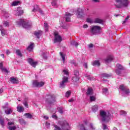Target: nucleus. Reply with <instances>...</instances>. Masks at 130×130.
I'll list each match as a JSON object with an SVG mask.
<instances>
[{
	"instance_id": "1",
	"label": "nucleus",
	"mask_w": 130,
	"mask_h": 130,
	"mask_svg": "<svg viewBox=\"0 0 130 130\" xmlns=\"http://www.w3.org/2000/svg\"><path fill=\"white\" fill-rule=\"evenodd\" d=\"M111 114L109 112H106L104 111H101L100 112V116L101 118L102 123V128L104 130L108 129V127L105 124L107 122L109 121V117Z\"/></svg>"
},
{
	"instance_id": "2",
	"label": "nucleus",
	"mask_w": 130,
	"mask_h": 130,
	"mask_svg": "<svg viewBox=\"0 0 130 130\" xmlns=\"http://www.w3.org/2000/svg\"><path fill=\"white\" fill-rule=\"evenodd\" d=\"M58 124L61 126V128L57 125H54V130H70V125L67 121H58Z\"/></svg>"
},
{
	"instance_id": "3",
	"label": "nucleus",
	"mask_w": 130,
	"mask_h": 130,
	"mask_svg": "<svg viewBox=\"0 0 130 130\" xmlns=\"http://www.w3.org/2000/svg\"><path fill=\"white\" fill-rule=\"evenodd\" d=\"M63 76L62 78V80L60 82V88H64L67 83H69V71L68 70H63L62 71Z\"/></svg>"
},
{
	"instance_id": "4",
	"label": "nucleus",
	"mask_w": 130,
	"mask_h": 130,
	"mask_svg": "<svg viewBox=\"0 0 130 130\" xmlns=\"http://www.w3.org/2000/svg\"><path fill=\"white\" fill-rule=\"evenodd\" d=\"M17 25L19 26H22L23 28L29 30L32 28V23L30 22L25 21L23 19H20L17 21Z\"/></svg>"
},
{
	"instance_id": "5",
	"label": "nucleus",
	"mask_w": 130,
	"mask_h": 130,
	"mask_svg": "<svg viewBox=\"0 0 130 130\" xmlns=\"http://www.w3.org/2000/svg\"><path fill=\"white\" fill-rule=\"evenodd\" d=\"M79 126L80 127V130H89L90 127L91 129H95V127L93 125V123H91L90 124H89L87 120H84L83 123L80 124Z\"/></svg>"
},
{
	"instance_id": "6",
	"label": "nucleus",
	"mask_w": 130,
	"mask_h": 130,
	"mask_svg": "<svg viewBox=\"0 0 130 130\" xmlns=\"http://www.w3.org/2000/svg\"><path fill=\"white\" fill-rule=\"evenodd\" d=\"M116 8H126L128 6V0H116Z\"/></svg>"
},
{
	"instance_id": "7",
	"label": "nucleus",
	"mask_w": 130,
	"mask_h": 130,
	"mask_svg": "<svg viewBox=\"0 0 130 130\" xmlns=\"http://www.w3.org/2000/svg\"><path fill=\"white\" fill-rule=\"evenodd\" d=\"M46 103L49 105H51L55 102V96L53 94H48L45 100Z\"/></svg>"
},
{
	"instance_id": "8",
	"label": "nucleus",
	"mask_w": 130,
	"mask_h": 130,
	"mask_svg": "<svg viewBox=\"0 0 130 130\" xmlns=\"http://www.w3.org/2000/svg\"><path fill=\"white\" fill-rule=\"evenodd\" d=\"M119 89L122 91V96H124V95H129V89L127 87V86L124 85H121L119 86Z\"/></svg>"
},
{
	"instance_id": "9",
	"label": "nucleus",
	"mask_w": 130,
	"mask_h": 130,
	"mask_svg": "<svg viewBox=\"0 0 130 130\" xmlns=\"http://www.w3.org/2000/svg\"><path fill=\"white\" fill-rule=\"evenodd\" d=\"M2 108L7 115L11 114L14 110L12 108L9 107V103H6L5 105L2 106Z\"/></svg>"
},
{
	"instance_id": "10",
	"label": "nucleus",
	"mask_w": 130,
	"mask_h": 130,
	"mask_svg": "<svg viewBox=\"0 0 130 130\" xmlns=\"http://www.w3.org/2000/svg\"><path fill=\"white\" fill-rule=\"evenodd\" d=\"M54 39L53 42L54 43H60L62 41V38L61 36H59L58 33H54Z\"/></svg>"
},
{
	"instance_id": "11",
	"label": "nucleus",
	"mask_w": 130,
	"mask_h": 130,
	"mask_svg": "<svg viewBox=\"0 0 130 130\" xmlns=\"http://www.w3.org/2000/svg\"><path fill=\"white\" fill-rule=\"evenodd\" d=\"M116 67L117 69H116L115 71L116 74L119 76H120V75H121V71H124V70H125V68L120 64H117Z\"/></svg>"
},
{
	"instance_id": "12",
	"label": "nucleus",
	"mask_w": 130,
	"mask_h": 130,
	"mask_svg": "<svg viewBox=\"0 0 130 130\" xmlns=\"http://www.w3.org/2000/svg\"><path fill=\"white\" fill-rule=\"evenodd\" d=\"M32 85L34 87H38L39 88H40L41 87H43V86H44V82L42 81L39 82L37 80H35L32 83Z\"/></svg>"
},
{
	"instance_id": "13",
	"label": "nucleus",
	"mask_w": 130,
	"mask_h": 130,
	"mask_svg": "<svg viewBox=\"0 0 130 130\" xmlns=\"http://www.w3.org/2000/svg\"><path fill=\"white\" fill-rule=\"evenodd\" d=\"M77 18H82L84 17V10L82 9H78L77 12Z\"/></svg>"
},
{
	"instance_id": "14",
	"label": "nucleus",
	"mask_w": 130,
	"mask_h": 130,
	"mask_svg": "<svg viewBox=\"0 0 130 130\" xmlns=\"http://www.w3.org/2000/svg\"><path fill=\"white\" fill-rule=\"evenodd\" d=\"M23 13H24V12L21 7H18L16 10L14 11V14L16 16H21V15H23Z\"/></svg>"
},
{
	"instance_id": "15",
	"label": "nucleus",
	"mask_w": 130,
	"mask_h": 130,
	"mask_svg": "<svg viewBox=\"0 0 130 130\" xmlns=\"http://www.w3.org/2000/svg\"><path fill=\"white\" fill-rule=\"evenodd\" d=\"M92 32H98L101 30V27L98 25L91 26L90 27Z\"/></svg>"
},
{
	"instance_id": "16",
	"label": "nucleus",
	"mask_w": 130,
	"mask_h": 130,
	"mask_svg": "<svg viewBox=\"0 0 130 130\" xmlns=\"http://www.w3.org/2000/svg\"><path fill=\"white\" fill-rule=\"evenodd\" d=\"M27 61L33 68H36V66H37V61H34V60L31 58L27 59Z\"/></svg>"
},
{
	"instance_id": "17",
	"label": "nucleus",
	"mask_w": 130,
	"mask_h": 130,
	"mask_svg": "<svg viewBox=\"0 0 130 130\" xmlns=\"http://www.w3.org/2000/svg\"><path fill=\"white\" fill-rule=\"evenodd\" d=\"M64 24V20H63V18H61L60 20V26L62 28V30L60 32H66L67 31V28H66V26L63 25Z\"/></svg>"
},
{
	"instance_id": "18",
	"label": "nucleus",
	"mask_w": 130,
	"mask_h": 130,
	"mask_svg": "<svg viewBox=\"0 0 130 130\" xmlns=\"http://www.w3.org/2000/svg\"><path fill=\"white\" fill-rule=\"evenodd\" d=\"M72 15L70 13H66L65 14L64 19L66 22H71V17Z\"/></svg>"
},
{
	"instance_id": "19",
	"label": "nucleus",
	"mask_w": 130,
	"mask_h": 130,
	"mask_svg": "<svg viewBox=\"0 0 130 130\" xmlns=\"http://www.w3.org/2000/svg\"><path fill=\"white\" fill-rule=\"evenodd\" d=\"M113 60V56L111 55H109L107 57V58L105 59V62L107 64L109 63V62H111Z\"/></svg>"
},
{
	"instance_id": "20",
	"label": "nucleus",
	"mask_w": 130,
	"mask_h": 130,
	"mask_svg": "<svg viewBox=\"0 0 130 130\" xmlns=\"http://www.w3.org/2000/svg\"><path fill=\"white\" fill-rule=\"evenodd\" d=\"M34 46H35L34 43L31 42L29 45L27 47L26 49L28 51H32V50H33V48H34Z\"/></svg>"
},
{
	"instance_id": "21",
	"label": "nucleus",
	"mask_w": 130,
	"mask_h": 130,
	"mask_svg": "<svg viewBox=\"0 0 130 130\" xmlns=\"http://www.w3.org/2000/svg\"><path fill=\"white\" fill-rule=\"evenodd\" d=\"M37 11H39V12L40 13V15H43L44 13L43 11L38 8V5H36L35 7L32 10V12H37Z\"/></svg>"
},
{
	"instance_id": "22",
	"label": "nucleus",
	"mask_w": 130,
	"mask_h": 130,
	"mask_svg": "<svg viewBox=\"0 0 130 130\" xmlns=\"http://www.w3.org/2000/svg\"><path fill=\"white\" fill-rule=\"evenodd\" d=\"M4 63L3 62L0 63V69L2 72H5V73H9L8 70L4 68Z\"/></svg>"
},
{
	"instance_id": "23",
	"label": "nucleus",
	"mask_w": 130,
	"mask_h": 130,
	"mask_svg": "<svg viewBox=\"0 0 130 130\" xmlns=\"http://www.w3.org/2000/svg\"><path fill=\"white\" fill-rule=\"evenodd\" d=\"M94 23H98L99 24H103V20L100 18H96L94 19Z\"/></svg>"
},
{
	"instance_id": "24",
	"label": "nucleus",
	"mask_w": 130,
	"mask_h": 130,
	"mask_svg": "<svg viewBox=\"0 0 130 130\" xmlns=\"http://www.w3.org/2000/svg\"><path fill=\"white\" fill-rule=\"evenodd\" d=\"M91 63L93 67H96V66H97L98 67H99V66H100V62H99V60L93 61L91 62Z\"/></svg>"
},
{
	"instance_id": "25",
	"label": "nucleus",
	"mask_w": 130,
	"mask_h": 130,
	"mask_svg": "<svg viewBox=\"0 0 130 130\" xmlns=\"http://www.w3.org/2000/svg\"><path fill=\"white\" fill-rule=\"evenodd\" d=\"M87 95H93V89L91 87H88L86 92Z\"/></svg>"
},
{
	"instance_id": "26",
	"label": "nucleus",
	"mask_w": 130,
	"mask_h": 130,
	"mask_svg": "<svg viewBox=\"0 0 130 130\" xmlns=\"http://www.w3.org/2000/svg\"><path fill=\"white\" fill-rule=\"evenodd\" d=\"M24 116H26V118L31 119L33 118V116L30 113H27L24 114Z\"/></svg>"
},
{
	"instance_id": "27",
	"label": "nucleus",
	"mask_w": 130,
	"mask_h": 130,
	"mask_svg": "<svg viewBox=\"0 0 130 130\" xmlns=\"http://www.w3.org/2000/svg\"><path fill=\"white\" fill-rule=\"evenodd\" d=\"M10 81L12 84H18V80L15 78L11 77L10 78Z\"/></svg>"
},
{
	"instance_id": "28",
	"label": "nucleus",
	"mask_w": 130,
	"mask_h": 130,
	"mask_svg": "<svg viewBox=\"0 0 130 130\" xmlns=\"http://www.w3.org/2000/svg\"><path fill=\"white\" fill-rule=\"evenodd\" d=\"M44 27L45 28V32H48V24L47 22H45L44 23Z\"/></svg>"
},
{
	"instance_id": "29",
	"label": "nucleus",
	"mask_w": 130,
	"mask_h": 130,
	"mask_svg": "<svg viewBox=\"0 0 130 130\" xmlns=\"http://www.w3.org/2000/svg\"><path fill=\"white\" fill-rule=\"evenodd\" d=\"M23 105L26 108H28V107H29V106H28V98H26L24 99Z\"/></svg>"
},
{
	"instance_id": "30",
	"label": "nucleus",
	"mask_w": 130,
	"mask_h": 130,
	"mask_svg": "<svg viewBox=\"0 0 130 130\" xmlns=\"http://www.w3.org/2000/svg\"><path fill=\"white\" fill-rule=\"evenodd\" d=\"M71 45H73V46H75V47H78L79 45V44L75 41H72L71 42Z\"/></svg>"
},
{
	"instance_id": "31",
	"label": "nucleus",
	"mask_w": 130,
	"mask_h": 130,
	"mask_svg": "<svg viewBox=\"0 0 130 130\" xmlns=\"http://www.w3.org/2000/svg\"><path fill=\"white\" fill-rule=\"evenodd\" d=\"M91 109H92V111H93V112H96V111H97V110H98V106L94 105V106H92L91 108Z\"/></svg>"
},
{
	"instance_id": "32",
	"label": "nucleus",
	"mask_w": 130,
	"mask_h": 130,
	"mask_svg": "<svg viewBox=\"0 0 130 130\" xmlns=\"http://www.w3.org/2000/svg\"><path fill=\"white\" fill-rule=\"evenodd\" d=\"M69 63L73 64L74 66H75V67H77L78 66V64L77 63V62H76V60H70L69 61Z\"/></svg>"
},
{
	"instance_id": "33",
	"label": "nucleus",
	"mask_w": 130,
	"mask_h": 130,
	"mask_svg": "<svg viewBox=\"0 0 130 130\" xmlns=\"http://www.w3.org/2000/svg\"><path fill=\"white\" fill-rule=\"evenodd\" d=\"M103 94L104 95H108V89L105 88L103 89Z\"/></svg>"
},
{
	"instance_id": "34",
	"label": "nucleus",
	"mask_w": 130,
	"mask_h": 130,
	"mask_svg": "<svg viewBox=\"0 0 130 130\" xmlns=\"http://www.w3.org/2000/svg\"><path fill=\"white\" fill-rule=\"evenodd\" d=\"M17 111L18 112H23L24 111V108L21 106H17Z\"/></svg>"
},
{
	"instance_id": "35",
	"label": "nucleus",
	"mask_w": 130,
	"mask_h": 130,
	"mask_svg": "<svg viewBox=\"0 0 130 130\" xmlns=\"http://www.w3.org/2000/svg\"><path fill=\"white\" fill-rule=\"evenodd\" d=\"M86 21L87 22V23H90V24H93V23H94V21L90 18H87L86 19Z\"/></svg>"
},
{
	"instance_id": "36",
	"label": "nucleus",
	"mask_w": 130,
	"mask_h": 130,
	"mask_svg": "<svg viewBox=\"0 0 130 130\" xmlns=\"http://www.w3.org/2000/svg\"><path fill=\"white\" fill-rule=\"evenodd\" d=\"M60 55L62 59L63 62H64V61H66V56L62 53V52H60Z\"/></svg>"
},
{
	"instance_id": "37",
	"label": "nucleus",
	"mask_w": 130,
	"mask_h": 130,
	"mask_svg": "<svg viewBox=\"0 0 130 130\" xmlns=\"http://www.w3.org/2000/svg\"><path fill=\"white\" fill-rule=\"evenodd\" d=\"M102 77L103 78H106V79H107V78H109V77H110V75L107 73H103L102 74Z\"/></svg>"
},
{
	"instance_id": "38",
	"label": "nucleus",
	"mask_w": 130,
	"mask_h": 130,
	"mask_svg": "<svg viewBox=\"0 0 130 130\" xmlns=\"http://www.w3.org/2000/svg\"><path fill=\"white\" fill-rule=\"evenodd\" d=\"M19 123H20V124H22V125H23V124L25 125L26 123V121L23 119H20L19 120Z\"/></svg>"
},
{
	"instance_id": "39",
	"label": "nucleus",
	"mask_w": 130,
	"mask_h": 130,
	"mask_svg": "<svg viewBox=\"0 0 130 130\" xmlns=\"http://www.w3.org/2000/svg\"><path fill=\"white\" fill-rule=\"evenodd\" d=\"M42 55L43 57H44V58L45 59H46L47 58V52H42Z\"/></svg>"
},
{
	"instance_id": "40",
	"label": "nucleus",
	"mask_w": 130,
	"mask_h": 130,
	"mask_svg": "<svg viewBox=\"0 0 130 130\" xmlns=\"http://www.w3.org/2000/svg\"><path fill=\"white\" fill-rule=\"evenodd\" d=\"M79 77L78 76H74L72 78V80L74 82H78L79 80Z\"/></svg>"
},
{
	"instance_id": "41",
	"label": "nucleus",
	"mask_w": 130,
	"mask_h": 130,
	"mask_svg": "<svg viewBox=\"0 0 130 130\" xmlns=\"http://www.w3.org/2000/svg\"><path fill=\"white\" fill-rule=\"evenodd\" d=\"M16 54L18 56H20V57H22V52H21V51L20 50H16Z\"/></svg>"
},
{
	"instance_id": "42",
	"label": "nucleus",
	"mask_w": 130,
	"mask_h": 130,
	"mask_svg": "<svg viewBox=\"0 0 130 130\" xmlns=\"http://www.w3.org/2000/svg\"><path fill=\"white\" fill-rule=\"evenodd\" d=\"M0 30L1 31V33L7 32V30L4 29V28H3V26L2 25H0Z\"/></svg>"
},
{
	"instance_id": "43",
	"label": "nucleus",
	"mask_w": 130,
	"mask_h": 130,
	"mask_svg": "<svg viewBox=\"0 0 130 130\" xmlns=\"http://www.w3.org/2000/svg\"><path fill=\"white\" fill-rule=\"evenodd\" d=\"M52 6L54 7H57V1L56 0H53L51 3Z\"/></svg>"
},
{
	"instance_id": "44",
	"label": "nucleus",
	"mask_w": 130,
	"mask_h": 130,
	"mask_svg": "<svg viewBox=\"0 0 130 130\" xmlns=\"http://www.w3.org/2000/svg\"><path fill=\"white\" fill-rule=\"evenodd\" d=\"M19 4H20V2H19V1L14 2L12 3V6H13V7H15L16 6H18V5H19Z\"/></svg>"
},
{
	"instance_id": "45",
	"label": "nucleus",
	"mask_w": 130,
	"mask_h": 130,
	"mask_svg": "<svg viewBox=\"0 0 130 130\" xmlns=\"http://www.w3.org/2000/svg\"><path fill=\"white\" fill-rule=\"evenodd\" d=\"M71 94H72V92H71V91H68L66 93V97H67V98H69V97H70V96H71Z\"/></svg>"
},
{
	"instance_id": "46",
	"label": "nucleus",
	"mask_w": 130,
	"mask_h": 130,
	"mask_svg": "<svg viewBox=\"0 0 130 130\" xmlns=\"http://www.w3.org/2000/svg\"><path fill=\"white\" fill-rule=\"evenodd\" d=\"M8 128H9L10 130H16L17 128L16 127V126H8Z\"/></svg>"
},
{
	"instance_id": "47",
	"label": "nucleus",
	"mask_w": 130,
	"mask_h": 130,
	"mask_svg": "<svg viewBox=\"0 0 130 130\" xmlns=\"http://www.w3.org/2000/svg\"><path fill=\"white\" fill-rule=\"evenodd\" d=\"M74 76L75 77H79V71L77 70H75L74 72Z\"/></svg>"
},
{
	"instance_id": "48",
	"label": "nucleus",
	"mask_w": 130,
	"mask_h": 130,
	"mask_svg": "<svg viewBox=\"0 0 130 130\" xmlns=\"http://www.w3.org/2000/svg\"><path fill=\"white\" fill-rule=\"evenodd\" d=\"M0 124H1L3 127H4V126H5V121L2 119H0Z\"/></svg>"
},
{
	"instance_id": "49",
	"label": "nucleus",
	"mask_w": 130,
	"mask_h": 130,
	"mask_svg": "<svg viewBox=\"0 0 130 130\" xmlns=\"http://www.w3.org/2000/svg\"><path fill=\"white\" fill-rule=\"evenodd\" d=\"M35 36H36V37H37V38H38L39 39V38H40V37L41 36V33H35Z\"/></svg>"
},
{
	"instance_id": "50",
	"label": "nucleus",
	"mask_w": 130,
	"mask_h": 130,
	"mask_svg": "<svg viewBox=\"0 0 130 130\" xmlns=\"http://www.w3.org/2000/svg\"><path fill=\"white\" fill-rule=\"evenodd\" d=\"M9 23L8 21H4L3 23V25L5 27H9Z\"/></svg>"
},
{
	"instance_id": "51",
	"label": "nucleus",
	"mask_w": 130,
	"mask_h": 130,
	"mask_svg": "<svg viewBox=\"0 0 130 130\" xmlns=\"http://www.w3.org/2000/svg\"><path fill=\"white\" fill-rule=\"evenodd\" d=\"M58 111L59 113H61V114H62V113H63V111L62 110V108H59L58 109Z\"/></svg>"
},
{
	"instance_id": "52",
	"label": "nucleus",
	"mask_w": 130,
	"mask_h": 130,
	"mask_svg": "<svg viewBox=\"0 0 130 130\" xmlns=\"http://www.w3.org/2000/svg\"><path fill=\"white\" fill-rule=\"evenodd\" d=\"M128 19H129V16H127V17L125 19L124 21L122 22V24H125Z\"/></svg>"
},
{
	"instance_id": "53",
	"label": "nucleus",
	"mask_w": 130,
	"mask_h": 130,
	"mask_svg": "<svg viewBox=\"0 0 130 130\" xmlns=\"http://www.w3.org/2000/svg\"><path fill=\"white\" fill-rule=\"evenodd\" d=\"M120 114L121 115H125L126 114V112L124 111H120Z\"/></svg>"
},
{
	"instance_id": "54",
	"label": "nucleus",
	"mask_w": 130,
	"mask_h": 130,
	"mask_svg": "<svg viewBox=\"0 0 130 130\" xmlns=\"http://www.w3.org/2000/svg\"><path fill=\"white\" fill-rule=\"evenodd\" d=\"M90 101H95L96 100V99L94 97V96H90Z\"/></svg>"
},
{
	"instance_id": "55",
	"label": "nucleus",
	"mask_w": 130,
	"mask_h": 130,
	"mask_svg": "<svg viewBox=\"0 0 130 130\" xmlns=\"http://www.w3.org/2000/svg\"><path fill=\"white\" fill-rule=\"evenodd\" d=\"M88 47L89 48H92V47H94V45L93 44H90L88 45Z\"/></svg>"
},
{
	"instance_id": "56",
	"label": "nucleus",
	"mask_w": 130,
	"mask_h": 130,
	"mask_svg": "<svg viewBox=\"0 0 130 130\" xmlns=\"http://www.w3.org/2000/svg\"><path fill=\"white\" fill-rule=\"evenodd\" d=\"M50 125V123H49V122H46V125L47 128H49Z\"/></svg>"
},
{
	"instance_id": "57",
	"label": "nucleus",
	"mask_w": 130,
	"mask_h": 130,
	"mask_svg": "<svg viewBox=\"0 0 130 130\" xmlns=\"http://www.w3.org/2000/svg\"><path fill=\"white\" fill-rule=\"evenodd\" d=\"M14 125V122H9L8 123V125L9 126H11V125Z\"/></svg>"
},
{
	"instance_id": "58",
	"label": "nucleus",
	"mask_w": 130,
	"mask_h": 130,
	"mask_svg": "<svg viewBox=\"0 0 130 130\" xmlns=\"http://www.w3.org/2000/svg\"><path fill=\"white\" fill-rule=\"evenodd\" d=\"M83 66L85 69H88V64L87 63H84Z\"/></svg>"
},
{
	"instance_id": "59",
	"label": "nucleus",
	"mask_w": 130,
	"mask_h": 130,
	"mask_svg": "<svg viewBox=\"0 0 130 130\" xmlns=\"http://www.w3.org/2000/svg\"><path fill=\"white\" fill-rule=\"evenodd\" d=\"M52 118H54V119H57V116H56V115H52Z\"/></svg>"
},
{
	"instance_id": "60",
	"label": "nucleus",
	"mask_w": 130,
	"mask_h": 130,
	"mask_svg": "<svg viewBox=\"0 0 130 130\" xmlns=\"http://www.w3.org/2000/svg\"><path fill=\"white\" fill-rule=\"evenodd\" d=\"M87 79L88 80H89L90 81H91V80H93V77H92V76H88L87 77Z\"/></svg>"
},
{
	"instance_id": "61",
	"label": "nucleus",
	"mask_w": 130,
	"mask_h": 130,
	"mask_svg": "<svg viewBox=\"0 0 130 130\" xmlns=\"http://www.w3.org/2000/svg\"><path fill=\"white\" fill-rule=\"evenodd\" d=\"M83 28H84V29H86V28H88V25L87 24L83 25Z\"/></svg>"
},
{
	"instance_id": "62",
	"label": "nucleus",
	"mask_w": 130,
	"mask_h": 130,
	"mask_svg": "<svg viewBox=\"0 0 130 130\" xmlns=\"http://www.w3.org/2000/svg\"><path fill=\"white\" fill-rule=\"evenodd\" d=\"M4 92V89L3 88H0V94H2Z\"/></svg>"
},
{
	"instance_id": "63",
	"label": "nucleus",
	"mask_w": 130,
	"mask_h": 130,
	"mask_svg": "<svg viewBox=\"0 0 130 130\" xmlns=\"http://www.w3.org/2000/svg\"><path fill=\"white\" fill-rule=\"evenodd\" d=\"M11 53V52H10V50H7L6 51V54L9 55Z\"/></svg>"
},
{
	"instance_id": "64",
	"label": "nucleus",
	"mask_w": 130,
	"mask_h": 130,
	"mask_svg": "<svg viewBox=\"0 0 130 130\" xmlns=\"http://www.w3.org/2000/svg\"><path fill=\"white\" fill-rule=\"evenodd\" d=\"M43 118H44L45 119H48V117H47L45 115H44L43 116Z\"/></svg>"
}]
</instances>
